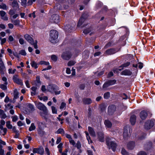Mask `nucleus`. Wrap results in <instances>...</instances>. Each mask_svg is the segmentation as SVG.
<instances>
[{
	"label": "nucleus",
	"mask_w": 155,
	"mask_h": 155,
	"mask_svg": "<svg viewBox=\"0 0 155 155\" xmlns=\"http://www.w3.org/2000/svg\"><path fill=\"white\" fill-rule=\"evenodd\" d=\"M35 104L38 109L42 111L40 113V116L45 119L46 121H47L51 115L48 113L46 107L43 104L39 102H35Z\"/></svg>",
	"instance_id": "1"
},
{
	"label": "nucleus",
	"mask_w": 155,
	"mask_h": 155,
	"mask_svg": "<svg viewBox=\"0 0 155 155\" xmlns=\"http://www.w3.org/2000/svg\"><path fill=\"white\" fill-rule=\"evenodd\" d=\"M58 86L54 84H50L47 87V90L52 93H54L55 95L60 94L61 91L59 90Z\"/></svg>",
	"instance_id": "2"
},
{
	"label": "nucleus",
	"mask_w": 155,
	"mask_h": 155,
	"mask_svg": "<svg viewBox=\"0 0 155 155\" xmlns=\"http://www.w3.org/2000/svg\"><path fill=\"white\" fill-rule=\"evenodd\" d=\"M106 144L109 148H111L114 151L117 146L116 143L112 139L109 138H107L106 141Z\"/></svg>",
	"instance_id": "3"
},
{
	"label": "nucleus",
	"mask_w": 155,
	"mask_h": 155,
	"mask_svg": "<svg viewBox=\"0 0 155 155\" xmlns=\"http://www.w3.org/2000/svg\"><path fill=\"white\" fill-rule=\"evenodd\" d=\"M88 16L87 13L86 12L83 13L79 19L78 24V26H81L85 21L88 18Z\"/></svg>",
	"instance_id": "4"
},
{
	"label": "nucleus",
	"mask_w": 155,
	"mask_h": 155,
	"mask_svg": "<svg viewBox=\"0 0 155 155\" xmlns=\"http://www.w3.org/2000/svg\"><path fill=\"white\" fill-rule=\"evenodd\" d=\"M123 28V31H124V34L123 35L121 36L120 39H127L128 38V36L129 35L130 31L129 29L127 27L122 26L119 28V29Z\"/></svg>",
	"instance_id": "5"
},
{
	"label": "nucleus",
	"mask_w": 155,
	"mask_h": 155,
	"mask_svg": "<svg viewBox=\"0 0 155 155\" xmlns=\"http://www.w3.org/2000/svg\"><path fill=\"white\" fill-rule=\"evenodd\" d=\"M50 20L51 22L58 24L60 22L59 15L57 14H53L51 16Z\"/></svg>",
	"instance_id": "6"
},
{
	"label": "nucleus",
	"mask_w": 155,
	"mask_h": 155,
	"mask_svg": "<svg viewBox=\"0 0 155 155\" xmlns=\"http://www.w3.org/2000/svg\"><path fill=\"white\" fill-rule=\"evenodd\" d=\"M65 31L71 33L75 29V25H71L70 24H66L64 26Z\"/></svg>",
	"instance_id": "7"
},
{
	"label": "nucleus",
	"mask_w": 155,
	"mask_h": 155,
	"mask_svg": "<svg viewBox=\"0 0 155 155\" xmlns=\"http://www.w3.org/2000/svg\"><path fill=\"white\" fill-rule=\"evenodd\" d=\"M58 32L55 30H51L50 31L49 35L51 39H58Z\"/></svg>",
	"instance_id": "8"
},
{
	"label": "nucleus",
	"mask_w": 155,
	"mask_h": 155,
	"mask_svg": "<svg viewBox=\"0 0 155 155\" xmlns=\"http://www.w3.org/2000/svg\"><path fill=\"white\" fill-rule=\"evenodd\" d=\"M155 124V120L147 121L145 124V127L147 129H149L153 127Z\"/></svg>",
	"instance_id": "9"
},
{
	"label": "nucleus",
	"mask_w": 155,
	"mask_h": 155,
	"mask_svg": "<svg viewBox=\"0 0 155 155\" xmlns=\"http://www.w3.org/2000/svg\"><path fill=\"white\" fill-rule=\"evenodd\" d=\"M71 53L70 52L66 51L63 52L61 56L63 59L68 60L71 58Z\"/></svg>",
	"instance_id": "10"
},
{
	"label": "nucleus",
	"mask_w": 155,
	"mask_h": 155,
	"mask_svg": "<svg viewBox=\"0 0 155 155\" xmlns=\"http://www.w3.org/2000/svg\"><path fill=\"white\" fill-rule=\"evenodd\" d=\"M2 54L0 53V73L1 74H3L5 70V67L2 59Z\"/></svg>",
	"instance_id": "11"
},
{
	"label": "nucleus",
	"mask_w": 155,
	"mask_h": 155,
	"mask_svg": "<svg viewBox=\"0 0 155 155\" xmlns=\"http://www.w3.org/2000/svg\"><path fill=\"white\" fill-rule=\"evenodd\" d=\"M34 107L33 105L31 104H28L26 107L25 108V110L26 114H29L33 110Z\"/></svg>",
	"instance_id": "12"
},
{
	"label": "nucleus",
	"mask_w": 155,
	"mask_h": 155,
	"mask_svg": "<svg viewBox=\"0 0 155 155\" xmlns=\"http://www.w3.org/2000/svg\"><path fill=\"white\" fill-rule=\"evenodd\" d=\"M116 82L115 80H110L104 83L103 86V88L107 87L109 86L114 84Z\"/></svg>",
	"instance_id": "13"
},
{
	"label": "nucleus",
	"mask_w": 155,
	"mask_h": 155,
	"mask_svg": "<svg viewBox=\"0 0 155 155\" xmlns=\"http://www.w3.org/2000/svg\"><path fill=\"white\" fill-rule=\"evenodd\" d=\"M13 81L16 84L22 85L23 84V83L22 81L19 79L17 75H15L13 77Z\"/></svg>",
	"instance_id": "14"
},
{
	"label": "nucleus",
	"mask_w": 155,
	"mask_h": 155,
	"mask_svg": "<svg viewBox=\"0 0 155 155\" xmlns=\"http://www.w3.org/2000/svg\"><path fill=\"white\" fill-rule=\"evenodd\" d=\"M130 134V128L127 127H125L124 128L123 136L124 138L127 137Z\"/></svg>",
	"instance_id": "15"
},
{
	"label": "nucleus",
	"mask_w": 155,
	"mask_h": 155,
	"mask_svg": "<svg viewBox=\"0 0 155 155\" xmlns=\"http://www.w3.org/2000/svg\"><path fill=\"white\" fill-rule=\"evenodd\" d=\"M39 64L41 65H48V66L47 68H44L42 70L43 71L50 69L51 68V67L50 65H49V63L48 61H41L40 62Z\"/></svg>",
	"instance_id": "16"
},
{
	"label": "nucleus",
	"mask_w": 155,
	"mask_h": 155,
	"mask_svg": "<svg viewBox=\"0 0 155 155\" xmlns=\"http://www.w3.org/2000/svg\"><path fill=\"white\" fill-rule=\"evenodd\" d=\"M28 41L31 45H33L35 49L38 48L37 45V41L36 39H27Z\"/></svg>",
	"instance_id": "17"
},
{
	"label": "nucleus",
	"mask_w": 155,
	"mask_h": 155,
	"mask_svg": "<svg viewBox=\"0 0 155 155\" xmlns=\"http://www.w3.org/2000/svg\"><path fill=\"white\" fill-rule=\"evenodd\" d=\"M97 137L99 141L103 142L104 141V134L102 132H99L97 133Z\"/></svg>",
	"instance_id": "18"
},
{
	"label": "nucleus",
	"mask_w": 155,
	"mask_h": 155,
	"mask_svg": "<svg viewBox=\"0 0 155 155\" xmlns=\"http://www.w3.org/2000/svg\"><path fill=\"white\" fill-rule=\"evenodd\" d=\"M12 6L15 11H16L19 8L18 4L17 2L15 0H14L12 2Z\"/></svg>",
	"instance_id": "19"
},
{
	"label": "nucleus",
	"mask_w": 155,
	"mask_h": 155,
	"mask_svg": "<svg viewBox=\"0 0 155 155\" xmlns=\"http://www.w3.org/2000/svg\"><path fill=\"white\" fill-rule=\"evenodd\" d=\"M116 32L114 30L111 31H108L107 33V36L110 39H112L116 34Z\"/></svg>",
	"instance_id": "20"
},
{
	"label": "nucleus",
	"mask_w": 155,
	"mask_h": 155,
	"mask_svg": "<svg viewBox=\"0 0 155 155\" xmlns=\"http://www.w3.org/2000/svg\"><path fill=\"white\" fill-rule=\"evenodd\" d=\"M116 107L114 105L110 106L108 108V113L110 114H112L115 110Z\"/></svg>",
	"instance_id": "21"
},
{
	"label": "nucleus",
	"mask_w": 155,
	"mask_h": 155,
	"mask_svg": "<svg viewBox=\"0 0 155 155\" xmlns=\"http://www.w3.org/2000/svg\"><path fill=\"white\" fill-rule=\"evenodd\" d=\"M88 131L90 135L93 137L96 136L95 133L94 129L90 127H88Z\"/></svg>",
	"instance_id": "22"
},
{
	"label": "nucleus",
	"mask_w": 155,
	"mask_h": 155,
	"mask_svg": "<svg viewBox=\"0 0 155 155\" xmlns=\"http://www.w3.org/2000/svg\"><path fill=\"white\" fill-rule=\"evenodd\" d=\"M121 74L124 75L130 76L132 75V72L129 70L126 69L122 71Z\"/></svg>",
	"instance_id": "23"
},
{
	"label": "nucleus",
	"mask_w": 155,
	"mask_h": 155,
	"mask_svg": "<svg viewBox=\"0 0 155 155\" xmlns=\"http://www.w3.org/2000/svg\"><path fill=\"white\" fill-rule=\"evenodd\" d=\"M6 12L3 11H0V15L1 16L2 18L4 21H7L8 19V17L7 16H5Z\"/></svg>",
	"instance_id": "24"
},
{
	"label": "nucleus",
	"mask_w": 155,
	"mask_h": 155,
	"mask_svg": "<svg viewBox=\"0 0 155 155\" xmlns=\"http://www.w3.org/2000/svg\"><path fill=\"white\" fill-rule=\"evenodd\" d=\"M147 115V112L144 110L142 111L140 113V117L142 120L145 119Z\"/></svg>",
	"instance_id": "25"
},
{
	"label": "nucleus",
	"mask_w": 155,
	"mask_h": 155,
	"mask_svg": "<svg viewBox=\"0 0 155 155\" xmlns=\"http://www.w3.org/2000/svg\"><path fill=\"white\" fill-rule=\"evenodd\" d=\"M135 145V143L133 141H131L128 143L127 145V147L129 149L132 150L134 149Z\"/></svg>",
	"instance_id": "26"
},
{
	"label": "nucleus",
	"mask_w": 155,
	"mask_h": 155,
	"mask_svg": "<svg viewBox=\"0 0 155 155\" xmlns=\"http://www.w3.org/2000/svg\"><path fill=\"white\" fill-rule=\"evenodd\" d=\"M83 103L86 104H89L92 102L91 99L89 98H85L83 99Z\"/></svg>",
	"instance_id": "27"
},
{
	"label": "nucleus",
	"mask_w": 155,
	"mask_h": 155,
	"mask_svg": "<svg viewBox=\"0 0 155 155\" xmlns=\"http://www.w3.org/2000/svg\"><path fill=\"white\" fill-rule=\"evenodd\" d=\"M116 52V51L114 49H110L107 50L105 53L107 55H111L115 53Z\"/></svg>",
	"instance_id": "28"
},
{
	"label": "nucleus",
	"mask_w": 155,
	"mask_h": 155,
	"mask_svg": "<svg viewBox=\"0 0 155 155\" xmlns=\"http://www.w3.org/2000/svg\"><path fill=\"white\" fill-rule=\"evenodd\" d=\"M136 117L135 115H133L131 116L130 118V122L132 125L135 124L136 121Z\"/></svg>",
	"instance_id": "29"
},
{
	"label": "nucleus",
	"mask_w": 155,
	"mask_h": 155,
	"mask_svg": "<svg viewBox=\"0 0 155 155\" xmlns=\"http://www.w3.org/2000/svg\"><path fill=\"white\" fill-rule=\"evenodd\" d=\"M13 95L14 100H16L19 97V93L17 89H15L14 90Z\"/></svg>",
	"instance_id": "30"
},
{
	"label": "nucleus",
	"mask_w": 155,
	"mask_h": 155,
	"mask_svg": "<svg viewBox=\"0 0 155 155\" xmlns=\"http://www.w3.org/2000/svg\"><path fill=\"white\" fill-rule=\"evenodd\" d=\"M0 117L2 119H5L7 117V116L4 111L1 109H0Z\"/></svg>",
	"instance_id": "31"
},
{
	"label": "nucleus",
	"mask_w": 155,
	"mask_h": 155,
	"mask_svg": "<svg viewBox=\"0 0 155 155\" xmlns=\"http://www.w3.org/2000/svg\"><path fill=\"white\" fill-rule=\"evenodd\" d=\"M84 133H85L86 135L87 139L88 140V143L89 144H90L92 143V141L91 139V138L90 136H89V134L88 133V132L86 131H85L84 132Z\"/></svg>",
	"instance_id": "32"
},
{
	"label": "nucleus",
	"mask_w": 155,
	"mask_h": 155,
	"mask_svg": "<svg viewBox=\"0 0 155 155\" xmlns=\"http://www.w3.org/2000/svg\"><path fill=\"white\" fill-rule=\"evenodd\" d=\"M38 124L39 127L40 128L46 127V124L44 121L38 122Z\"/></svg>",
	"instance_id": "33"
},
{
	"label": "nucleus",
	"mask_w": 155,
	"mask_h": 155,
	"mask_svg": "<svg viewBox=\"0 0 155 155\" xmlns=\"http://www.w3.org/2000/svg\"><path fill=\"white\" fill-rule=\"evenodd\" d=\"M104 124L108 128L112 126V124L111 122L108 120H106L104 122Z\"/></svg>",
	"instance_id": "34"
},
{
	"label": "nucleus",
	"mask_w": 155,
	"mask_h": 155,
	"mask_svg": "<svg viewBox=\"0 0 155 155\" xmlns=\"http://www.w3.org/2000/svg\"><path fill=\"white\" fill-rule=\"evenodd\" d=\"M103 5V3L101 2L98 1L96 3V7L97 9H99L101 8Z\"/></svg>",
	"instance_id": "35"
},
{
	"label": "nucleus",
	"mask_w": 155,
	"mask_h": 155,
	"mask_svg": "<svg viewBox=\"0 0 155 155\" xmlns=\"http://www.w3.org/2000/svg\"><path fill=\"white\" fill-rule=\"evenodd\" d=\"M35 128L36 127L35 124L34 123H32L29 128V131H31L35 130Z\"/></svg>",
	"instance_id": "36"
},
{
	"label": "nucleus",
	"mask_w": 155,
	"mask_h": 155,
	"mask_svg": "<svg viewBox=\"0 0 155 155\" xmlns=\"http://www.w3.org/2000/svg\"><path fill=\"white\" fill-rule=\"evenodd\" d=\"M56 133L58 134H60L62 135H64L65 134L64 130L62 128H59L58 129Z\"/></svg>",
	"instance_id": "37"
},
{
	"label": "nucleus",
	"mask_w": 155,
	"mask_h": 155,
	"mask_svg": "<svg viewBox=\"0 0 155 155\" xmlns=\"http://www.w3.org/2000/svg\"><path fill=\"white\" fill-rule=\"evenodd\" d=\"M6 125L8 129H12V126L11 124V122L10 121H8L6 122Z\"/></svg>",
	"instance_id": "38"
},
{
	"label": "nucleus",
	"mask_w": 155,
	"mask_h": 155,
	"mask_svg": "<svg viewBox=\"0 0 155 155\" xmlns=\"http://www.w3.org/2000/svg\"><path fill=\"white\" fill-rule=\"evenodd\" d=\"M38 153L41 155H43L44 153V149L42 147H40L38 148Z\"/></svg>",
	"instance_id": "39"
},
{
	"label": "nucleus",
	"mask_w": 155,
	"mask_h": 155,
	"mask_svg": "<svg viewBox=\"0 0 155 155\" xmlns=\"http://www.w3.org/2000/svg\"><path fill=\"white\" fill-rule=\"evenodd\" d=\"M51 59L54 61H56L58 59V57L55 55L53 54L51 56Z\"/></svg>",
	"instance_id": "40"
},
{
	"label": "nucleus",
	"mask_w": 155,
	"mask_h": 155,
	"mask_svg": "<svg viewBox=\"0 0 155 155\" xmlns=\"http://www.w3.org/2000/svg\"><path fill=\"white\" fill-rule=\"evenodd\" d=\"M51 109L52 110V113L53 114H57V109L54 106H52L51 107Z\"/></svg>",
	"instance_id": "41"
},
{
	"label": "nucleus",
	"mask_w": 155,
	"mask_h": 155,
	"mask_svg": "<svg viewBox=\"0 0 155 155\" xmlns=\"http://www.w3.org/2000/svg\"><path fill=\"white\" fill-rule=\"evenodd\" d=\"M21 5L24 7L27 6V0H21Z\"/></svg>",
	"instance_id": "42"
},
{
	"label": "nucleus",
	"mask_w": 155,
	"mask_h": 155,
	"mask_svg": "<svg viewBox=\"0 0 155 155\" xmlns=\"http://www.w3.org/2000/svg\"><path fill=\"white\" fill-rule=\"evenodd\" d=\"M12 22L14 25H19V23L20 22V21L18 19H17L16 20H15L14 21H12Z\"/></svg>",
	"instance_id": "43"
},
{
	"label": "nucleus",
	"mask_w": 155,
	"mask_h": 155,
	"mask_svg": "<svg viewBox=\"0 0 155 155\" xmlns=\"http://www.w3.org/2000/svg\"><path fill=\"white\" fill-rule=\"evenodd\" d=\"M31 66L34 67L35 68H38V66L37 63L35 62L34 61H32L31 63Z\"/></svg>",
	"instance_id": "44"
},
{
	"label": "nucleus",
	"mask_w": 155,
	"mask_h": 155,
	"mask_svg": "<svg viewBox=\"0 0 155 155\" xmlns=\"http://www.w3.org/2000/svg\"><path fill=\"white\" fill-rule=\"evenodd\" d=\"M7 84H1L0 85V88L3 90H6Z\"/></svg>",
	"instance_id": "45"
},
{
	"label": "nucleus",
	"mask_w": 155,
	"mask_h": 155,
	"mask_svg": "<svg viewBox=\"0 0 155 155\" xmlns=\"http://www.w3.org/2000/svg\"><path fill=\"white\" fill-rule=\"evenodd\" d=\"M66 104L64 102H62L61 103V106L60 107V108L61 110H63V109H64L65 107H66Z\"/></svg>",
	"instance_id": "46"
},
{
	"label": "nucleus",
	"mask_w": 155,
	"mask_h": 155,
	"mask_svg": "<svg viewBox=\"0 0 155 155\" xmlns=\"http://www.w3.org/2000/svg\"><path fill=\"white\" fill-rule=\"evenodd\" d=\"M16 11H15V10H14V9H11L9 11L8 14L12 16L15 14V12Z\"/></svg>",
	"instance_id": "47"
},
{
	"label": "nucleus",
	"mask_w": 155,
	"mask_h": 155,
	"mask_svg": "<svg viewBox=\"0 0 155 155\" xmlns=\"http://www.w3.org/2000/svg\"><path fill=\"white\" fill-rule=\"evenodd\" d=\"M91 32V30L89 28H86L84 29L83 31V33L85 35H87L88 34Z\"/></svg>",
	"instance_id": "48"
},
{
	"label": "nucleus",
	"mask_w": 155,
	"mask_h": 155,
	"mask_svg": "<svg viewBox=\"0 0 155 155\" xmlns=\"http://www.w3.org/2000/svg\"><path fill=\"white\" fill-rule=\"evenodd\" d=\"M0 8H2L4 10H6L7 9L6 5L3 3L2 5H0Z\"/></svg>",
	"instance_id": "49"
},
{
	"label": "nucleus",
	"mask_w": 155,
	"mask_h": 155,
	"mask_svg": "<svg viewBox=\"0 0 155 155\" xmlns=\"http://www.w3.org/2000/svg\"><path fill=\"white\" fill-rule=\"evenodd\" d=\"M19 54L23 56H25L26 54V52L24 50H20L19 52Z\"/></svg>",
	"instance_id": "50"
},
{
	"label": "nucleus",
	"mask_w": 155,
	"mask_h": 155,
	"mask_svg": "<svg viewBox=\"0 0 155 155\" xmlns=\"http://www.w3.org/2000/svg\"><path fill=\"white\" fill-rule=\"evenodd\" d=\"M76 62L74 61H71L68 62V66H71L74 65Z\"/></svg>",
	"instance_id": "51"
},
{
	"label": "nucleus",
	"mask_w": 155,
	"mask_h": 155,
	"mask_svg": "<svg viewBox=\"0 0 155 155\" xmlns=\"http://www.w3.org/2000/svg\"><path fill=\"white\" fill-rule=\"evenodd\" d=\"M110 93L109 92L105 93L104 94V98L105 99H107L110 97Z\"/></svg>",
	"instance_id": "52"
},
{
	"label": "nucleus",
	"mask_w": 155,
	"mask_h": 155,
	"mask_svg": "<svg viewBox=\"0 0 155 155\" xmlns=\"http://www.w3.org/2000/svg\"><path fill=\"white\" fill-rule=\"evenodd\" d=\"M8 73L9 74H13L16 71V69H14L12 70V68H9L8 69Z\"/></svg>",
	"instance_id": "53"
},
{
	"label": "nucleus",
	"mask_w": 155,
	"mask_h": 155,
	"mask_svg": "<svg viewBox=\"0 0 155 155\" xmlns=\"http://www.w3.org/2000/svg\"><path fill=\"white\" fill-rule=\"evenodd\" d=\"M75 147L78 149H80L81 147V145L79 141H78L75 145Z\"/></svg>",
	"instance_id": "54"
},
{
	"label": "nucleus",
	"mask_w": 155,
	"mask_h": 155,
	"mask_svg": "<svg viewBox=\"0 0 155 155\" xmlns=\"http://www.w3.org/2000/svg\"><path fill=\"white\" fill-rule=\"evenodd\" d=\"M12 120L13 122H16L18 120V117L17 116L15 115L12 117Z\"/></svg>",
	"instance_id": "55"
},
{
	"label": "nucleus",
	"mask_w": 155,
	"mask_h": 155,
	"mask_svg": "<svg viewBox=\"0 0 155 155\" xmlns=\"http://www.w3.org/2000/svg\"><path fill=\"white\" fill-rule=\"evenodd\" d=\"M50 41L52 43L55 44L58 42V39H51Z\"/></svg>",
	"instance_id": "56"
},
{
	"label": "nucleus",
	"mask_w": 155,
	"mask_h": 155,
	"mask_svg": "<svg viewBox=\"0 0 155 155\" xmlns=\"http://www.w3.org/2000/svg\"><path fill=\"white\" fill-rule=\"evenodd\" d=\"M121 153L123 155H128L127 152L124 149H122Z\"/></svg>",
	"instance_id": "57"
},
{
	"label": "nucleus",
	"mask_w": 155,
	"mask_h": 155,
	"mask_svg": "<svg viewBox=\"0 0 155 155\" xmlns=\"http://www.w3.org/2000/svg\"><path fill=\"white\" fill-rule=\"evenodd\" d=\"M24 37L25 39H33L30 35L27 34H25Z\"/></svg>",
	"instance_id": "58"
},
{
	"label": "nucleus",
	"mask_w": 155,
	"mask_h": 155,
	"mask_svg": "<svg viewBox=\"0 0 155 155\" xmlns=\"http://www.w3.org/2000/svg\"><path fill=\"white\" fill-rule=\"evenodd\" d=\"M137 155H147V154L145 152L141 151L138 153Z\"/></svg>",
	"instance_id": "59"
},
{
	"label": "nucleus",
	"mask_w": 155,
	"mask_h": 155,
	"mask_svg": "<svg viewBox=\"0 0 155 155\" xmlns=\"http://www.w3.org/2000/svg\"><path fill=\"white\" fill-rule=\"evenodd\" d=\"M6 107L7 109H12L13 108V106L10 104H8Z\"/></svg>",
	"instance_id": "60"
},
{
	"label": "nucleus",
	"mask_w": 155,
	"mask_h": 155,
	"mask_svg": "<svg viewBox=\"0 0 155 155\" xmlns=\"http://www.w3.org/2000/svg\"><path fill=\"white\" fill-rule=\"evenodd\" d=\"M69 141L70 143L72 145L74 146L75 145V142L72 139V138L70 140H69Z\"/></svg>",
	"instance_id": "61"
},
{
	"label": "nucleus",
	"mask_w": 155,
	"mask_h": 155,
	"mask_svg": "<svg viewBox=\"0 0 155 155\" xmlns=\"http://www.w3.org/2000/svg\"><path fill=\"white\" fill-rule=\"evenodd\" d=\"M130 64L129 62H127L125 63L124 64L122 65V67H125L128 66Z\"/></svg>",
	"instance_id": "62"
},
{
	"label": "nucleus",
	"mask_w": 155,
	"mask_h": 155,
	"mask_svg": "<svg viewBox=\"0 0 155 155\" xmlns=\"http://www.w3.org/2000/svg\"><path fill=\"white\" fill-rule=\"evenodd\" d=\"M23 36L22 35H21L19 34H18L16 35V38L17 39H23Z\"/></svg>",
	"instance_id": "63"
},
{
	"label": "nucleus",
	"mask_w": 155,
	"mask_h": 155,
	"mask_svg": "<svg viewBox=\"0 0 155 155\" xmlns=\"http://www.w3.org/2000/svg\"><path fill=\"white\" fill-rule=\"evenodd\" d=\"M61 7V5L59 4H57L56 6L54 7V8H56L57 9H60Z\"/></svg>",
	"instance_id": "64"
}]
</instances>
